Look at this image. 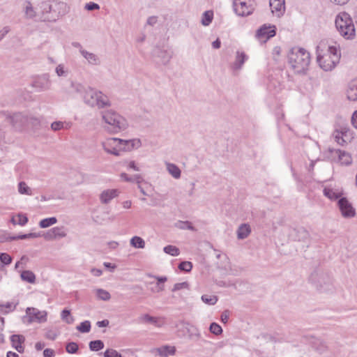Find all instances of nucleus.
I'll return each mask as SVG.
<instances>
[{"mask_svg": "<svg viewBox=\"0 0 357 357\" xmlns=\"http://www.w3.org/2000/svg\"><path fill=\"white\" fill-rule=\"evenodd\" d=\"M97 297L102 301H109L111 298L110 294L102 289H97L96 290Z\"/></svg>", "mask_w": 357, "mask_h": 357, "instance_id": "nucleus-46", "label": "nucleus"}, {"mask_svg": "<svg viewBox=\"0 0 357 357\" xmlns=\"http://www.w3.org/2000/svg\"><path fill=\"white\" fill-rule=\"evenodd\" d=\"M251 232V228L248 224L241 225L237 229V237L238 239L247 238Z\"/></svg>", "mask_w": 357, "mask_h": 357, "instance_id": "nucleus-32", "label": "nucleus"}, {"mask_svg": "<svg viewBox=\"0 0 357 357\" xmlns=\"http://www.w3.org/2000/svg\"><path fill=\"white\" fill-rule=\"evenodd\" d=\"M317 53V62L325 71L333 70L340 61V51L336 46H328L324 52L321 46H318Z\"/></svg>", "mask_w": 357, "mask_h": 357, "instance_id": "nucleus-3", "label": "nucleus"}, {"mask_svg": "<svg viewBox=\"0 0 357 357\" xmlns=\"http://www.w3.org/2000/svg\"><path fill=\"white\" fill-rule=\"evenodd\" d=\"M31 86L36 89L37 91H43L50 87V77L47 74H43L37 77L32 82Z\"/></svg>", "mask_w": 357, "mask_h": 357, "instance_id": "nucleus-16", "label": "nucleus"}, {"mask_svg": "<svg viewBox=\"0 0 357 357\" xmlns=\"http://www.w3.org/2000/svg\"><path fill=\"white\" fill-rule=\"evenodd\" d=\"M25 313L26 315L23 319H26L28 324H45L47 321L48 312L46 310H40L36 307H28Z\"/></svg>", "mask_w": 357, "mask_h": 357, "instance_id": "nucleus-10", "label": "nucleus"}, {"mask_svg": "<svg viewBox=\"0 0 357 357\" xmlns=\"http://www.w3.org/2000/svg\"><path fill=\"white\" fill-rule=\"evenodd\" d=\"M15 307L11 303H6V304H0V313L2 314H7L15 310Z\"/></svg>", "mask_w": 357, "mask_h": 357, "instance_id": "nucleus-47", "label": "nucleus"}, {"mask_svg": "<svg viewBox=\"0 0 357 357\" xmlns=\"http://www.w3.org/2000/svg\"><path fill=\"white\" fill-rule=\"evenodd\" d=\"M149 276L155 278L157 280V282L155 284V286L151 288V292L159 293L164 291V283L167 280V278L166 276H156L153 275H149Z\"/></svg>", "mask_w": 357, "mask_h": 357, "instance_id": "nucleus-22", "label": "nucleus"}, {"mask_svg": "<svg viewBox=\"0 0 357 357\" xmlns=\"http://www.w3.org/2000/svg\"><path fill=\"white\" fill-rule=\"evenodd\" d=\"M102 120L107 124L117 129L116 131H124L128 127L127 120L112 109L102 112Z\"/></svg>", "mask_w": 357, "mask_h": 357, "instance_id": "nucleus-6", "label": "nucleus"}, {"mask_svg": "<svg viewBox=\"0 0 357 357\" xmlns=\"http://www.w3.org/2000/svg\"><path fill=\"white\" fill-rule=\"evenodd\" d=\"M155 352L160 357H168L175 354L176 347L174 346L164 345L155 349Z\"/></svg>", "mask_w": 357, "mask_h": 357, "instance_id": "nucleus-26", "label": "nucleus"}, {"mask_svg": "<svg viewBox=\"0 0 357 357\" xmlns=\"http://www.w3.org/2000/svg\"><path fill=\"white\" fill-rule=\"evenodd\" d=\"M188 332L190 338L192 340H198L201 337L199 330L194 326H190V328H188Z\"/></svg>", "mask_w": 357, "mask_h": 357, "instance_id": "nucleus-45", "label": "nucleus"}, {"mask_svg": "<svg viewBox=\"0 0 357 357\" xmlns=\"http://www.w3.org/2000/svg\"><path fill=\"white\" fill-rule=\"evenodd\" d=\"M335 154L338 155V161L341 165H349L351 164L352 158L348 153L337 150L335 151Z\"/></svg>", "mask_w": 357, "mask_h": 357, "instance_id": "nucleus-31", "label": "nucleus"}, {"mask_svg": "<svg viewBox=\"0 0 357 357\" xmlns=\"http://www.w3.org/2000/svg\"><path fill=\"white\" fill-rule=\"evenodd\" d=\"M141 319L143 321L151 323L158 327L161 326V324L159 323V318L151 317L149 314H144Z\"/></svg>", "mask_w": 357, "mask_h": 357, "instance_id": "nucleus-49", "label": "nucleus"}, {"mask_svg": "<svg viewBox=\"0 0 357 357\" xmlns=\"http://www.w3.org/2000/svg\"><path fill=\"white\" fill-rule=\"evenodd\" d=\"M67 236V229L63 226L54 227L47 230L43 237L47 241L65 238Z\"/></svg>", "mask_w": 357, "mask_h": 357, "instance_id": "nucleus-14", "label": "nucleus"}, {"mask_svg": "<svg viewBox=\"0 0 357 357\" xmlns=\"http://www.w3.org/2000/svg\"><path fill=\"white\" fill-rule=\"evenodd\" d=\"M347 96L349 100L357 101V77L349 83Z\"/></svg>", "mask_w": 357, "mask_h": 357, "instance_id": "nucleus-23", "label": "nucleus"}, {"mask_svg": "<svg viewBox=\"0 0 357 357\" xmlns=\"http://www.w3.org/2000/svg\"><path fill=\"white\" fill-rule=\"evenodd\" d=\"M25 17L27 19H33L41 21H55V17H40L39 11H36L29 1H26L24 7Z\"/></svg>", "mask_w": 357, "mask_h": 357, "instance_id": "nucleus-13", "label": "nucleus"}, {"mask_svg": "<svg viewBox=\"0 0 357 357\" xmlns=\"http://www.w3.org/2000/svg\"><path fill=\"white\" fill-rule=\"evenodd\" d=\"M89 349L91 351H98L101 350L102 349H103L104 343L102 340H93V341H91L89 342Z\"/></svg>", "mask_w": 357, "mask_h": 357, "instance_id": "nucleus-44", "label": "nucleus"}, {"mask_svg": "<svg viewBox=\"0 0 357 357\" xmlns=\"http://www.w3.org/2000/svg\"><path fill=\"white\" fill-rule=\"evenodd\" d=\"M163 250L166 254L173 257H176L180 254L179 249L177 247L172 245L164 247Z\"/></svg>", "mask_w": 357, "mask_h": 357, "instance_id": "nucleus-43", "label": "nucleus"}, {"mask_svg": "<svg viewBox=\"0 0 357 357\" xmlns=\"http://www.w3.org/2000/svg\"><path fill=\"white\" fill-rule=\"evenodd\" d=\"M335 26L340 34L346 39H350L355 35V28L350 15L340 13L335 19Z\"/></svg>", "mask_w": 357, "mask_h": 357, "instance_id": "nucleus-4", "label": "nucleus"}, {"mask_svg": "<svg viewBox=\"0 0 357 357\" xmlns=\"http://www.w3.org/2000/svg\"><path fill=\"white\" fill-rule=\"evenodd\" d=\"M158 22V17L156 16H151L147 19L146 24L150 26L155 25Z\"/></svg>", "mask_w": 357, "mask_h": 357, "instance_id": "nucleus-63", "label": "nucleus"}, {"mask_svg": "<svg viewBox=\"0 0 357 357\" xmlns=\"http://www.w3.org/2000/svg\"><path fill=\"white\" fill-rule=\"evenodd\" d=\"M96 96V105L98 108H105L111 105V102L109 98L100 91H98V93H95Z\"/></svg>", "mask_w": 357, "mask_h": 357, "instance_id": "nucleus-27", "label": "nucleus"}, {"mask_svg": "<svg viewBox=\"0 0 357 357\" xmlns=\"http://www.w3.org/2000/svg\"><path fill=\"white\" fill-rule=\"evenodd\" d=\"M13 121L15 124L31 127L33 129H38L43 126L39 118L28 114H15L13 116Z\"/></svg>", "mask_w": 357, "mask_h": 357, "instance_id": "nucleus-9", "label": "nucleus"}, {"mask_svg": "<svg viewBox=\"0 0 357 357\" xmlns=\"http://www.w3.org/2000/svg\"><path fill=\"white\" fill-rule=\"evenodd\" d=\"M10 31V28L8 26H4L0 30V41L6 36L7 33Z\"/></svg>", "mask_w": 357, "mask_h": 357, "instance_id": "nucleus-61", "label": "nucleus"}, {"mask_svg": "<svg viewBox=\"0 0 357 357\" xmlns=\"http://www.w3.org/2000/svg\"><path fill=\"white\" fill-rule=\"evenodd\" d=\"M213 18V13L211 10L205 11L203 13L202 18V24L204 26H208Z\"/></svg>", "mask_w": 357, "mask_h": 357, "instance_id": "nucleus-41", "label": "nucleus"}, {"mask_svg": "<svg viewBox=\"0 0 357 357\" xmlns=\"http://www.w3.org/2000/svg\"><path fill=\"white\" fill-rule=\"evenodd\" d=\"M323 193L324 196L331 200H339L340 198H342L341 196L342 195L341 190L330 187H325L323 190Z\"/></svg>", "mask_w": 357, "mask_h": 357, "instance_id": "nucleus-25", "label": "nucleus"}, {"mask_svg": "<svg viewBox=\"0 0 357 357\" xmlns=\"http://www.w3.org/2000/svg\"><path fill=\"white\" fill-rule=\"evenodd\" d=\"M248 59V56L244 52H236V59L234 62L231 64V69L234 72L239 71L245 62Z\"/></svg>", "mask_w": 357, "mask_h": 357, "instance_id": "nucleus-19", "label": "nucleus"}, {"mask_svg": "<svg viewBox=\"0 0 357 357\" xmlns=\"http://www.w3.org/2000/svg\"><path fill=\"white\" fill-rule=\"evenodd\" d=\"M70 73L68 67L63 63H59L55 68V73L59 77H67Z\"/></svg>", "mask_w": 357, "mask_h": 357, "instance_id": "nucleus-33", "label": "nucleus"}, {"mask_svg": "<svg viewBox=\"0 0 357 357\" xmlns=\"http://www.w3.org/2000/svg\"><path fill=\"white\" fill-rule=\"evenodd\" d=\"M275 33V26H266L264 24L257 31L256 37L261 42L265 43L268 39L273 37Z\"/></svg>", "mask_w": 357, "mask_h": 357, "instance_id": "nucleus-15", "label": "nucleus"}, {"mask_svg": "<svg viewBox=\"0 0 357 357\" xmlns=\"http://www.w3.org/2000/svg\"><path fill=\"white\" fill-rule=\"evenodd\" d=\"M268 88L269 90L275 91V92H279L282 89V84L280 82L271 79L270 80Z\"/></svg>", "mask_w": 357, "mask_h": 357, "instance_id": "nucleus-52", "label": "nucleus"}, {"mask_svg": "<svg viewBox=\"0 0 357 357\" xmlns=\"http://www.w3.org/2000/svg\"><path fill=\"white\" fill-rule=\"evenodd\" d=\"M202 300L206 304L213 305L217 303L218 298L215 296L203 295L202 296Z\"/></svg>", "mask_w": 357, "mask_h": 357, "instance_id": "nucleus-53", "label": "nucleus"}, {"mask_svg": "<svg viewBox=\"0 0 357 357\" xmlns=\"http://www.w3.org/2000/svg\"><path fill=\"white\" fill-rule=\"evenodd\" d=\"M0 261L3 265H9L12 262V257L7 253H1Z\"/></svg>", "mask_w": 357, "mask_h": 357, "instance_id": "nucleus-58", "label": "nucleus"}, {"mask_svg": "<svg viewBox=\"0 0 357 357\" xmlns=\"http://www.w3.org/2000/svg\"><path fill=\"white\" fill-rule=\"evenodd\" d=\"M85 8L88 10H94L100 8L98 3L93 2H89L85 5Z\"/></svg>", "mask_w": 357, "mask_h": 357, "instance_id": "nucleus-60", "label": "nucleus"}, {"mask_svg": "<svg viewBox=\"0 0 357 357\" xmlns=\"http://www.w3.org/2000/svg\"><path fill=\"white\" fill-rule=\"evenodd\" d=\"M21 278L22 280L29 283L33 284L36 281V275L31 271H24L21 273Z\"/></svg>", "mask_w": 357, "mask_h": 357, "instance_id": "nucleus-38", "label": "nucleus"}, {"mask_svg": "<svg viewBox=\"0 0 357 357\" xmlns=\"http://www.w3.org/2000/svg\"><path fill=\"white\" fill-rule=\"evenodd\" d=\"M60 91L68 98H75L77 94H82L85 91L84 85L73 79L60 82Z\"/></svg>", "mask_w": 357, "mask_h": 357, "instance_id": "nucleus-7", "label": "nucleus"}, {"mask_svg": "<svg viewBox=\"0 0 357 357\" xmlns=\"http://www.w3.org/2000/svg\"><path fill=\"white\" fill-rule=\"evenodd\" d=\"M44 357H54V351L51 349H45L43 351Z\"/></svg>", "mask_w": 357, "mask_h": 357, "instance_id": "nucleus-64", "label": "nucleus"}, {"mask_svg": "<svg viewBox=\"0 0 357 357\" xmlns=\"http://www.w3.org/2000/svg\"><path fill=\"white\" fill-rule=\"evenodd\" d=\"M288 63L296 73H304L310 63V54L304 48L295 47L291 49L288 56Z\"/></svg>", "mask_w": 357, "mask_h": 357, "instance_id": "nucleus-1", "label": "nucleus"}, {"mask_svg": "<svg viewBox=\"0 0 357 357\" xmlns=\"http://www.w3.org/2000/svg\"><path fill=\"white\" fill-rule=\"evenodd\" d=\"M17 190L20 195H32L33 192L24 181H20L17 185Z\"/></svg>", "mask_w": 357, "mask_h": 357, "instance_id": "nucleus-36", "label": "nucleus"}, {"mask_svg": "<svg viewBox=\"0 0 357 357\" xmlns=\"http://www.w3.org/2000/svg\"><path fill=\"white\" fill-rule=\"evenodd\" d=\"M11 222L13 225L24 226L28 222V218L25 214L18 213L16 217L12 218Z\"/></svg>", "mask_w": 357, "mask_h": 357, "instance_id": "nucleus-35", "label": "nucleus"}, {"mask_svg": "<svg viewBox=\"0 0 357 357\" xmlns=\"http://www.w3.org/2000/svg\"><path fill=\"white\" fill-rule=\"evenodd\" d=\"M78 349L77 344L74 342H69L66 346V350L69 354H75Z\"/></svg>", "mask_w": 357, "mask_h": 357, "instance_id": "nucleus-55", "label": "nucleus"}, {"mask_svg": "<svg viewBox=\"0 0 357 357\" xmlns=\"http://www.w3.org/2000/svg\"><path fill=\"white\" fill-rule=\"evenodd\" d=\"M121 178L126 181L136 182L137 183H140L142 180L141 176L139 174H136L133 177H130L126 173H122L121 174Z\"/></svg>", "mask_w": 357, "mask_h": 357, "instance_id": "nucleus-48", "label": "nucleus"}, {"mask_svg": "<svg viewBox=\"0 0 357 357\" xmlns=\"http://www.w3.org/2000/svg\"><path fill=\"white\" fill-rule=\"evenodd\" d=\"M166 169L168 173L175 179H178L181 176V171L179 167L174 163L165 162Z\"/></svg>", "mask_w": 357, "mask_h": 357, "instance_id": "nucleus-29", "label": "nucleus"}, {"mask_svg": "<svg viewBox=\"0 0 357 357\" xmlns=\"http://www.w3.org/2000/svg\"><path fill=\"white\" fill-rule=\"evenodd\" d=\"M337 206L341 215L344 218H351L356 215L355 208L346 197L340 198L337 201Z\"/></svg>", "mask_w": 357, "mask_h": 357, "instance_id": "nucleus-11", "label": "nucleus"}, {"mask_svg": "<svg viewBox=\"0 0 357 357\" xmlns=\"http://www.w3.org/2000/svg\"><path fill=\"white\" fill-rule=\"evenodd\" d=\"M98 91L93 89H89L85 91V94L84 96V100L86 104L88 105L94 107L96 105V96L95 93H98Z\"/></svg>", "mask_w": 357, "mask_h": 357, "instance_id": "nucleus-24", "label": "nucleus"}, {"mask_svg": "<svg viewBox=\"0 0 357 357\" xmlns=\"http://www.w3.org/2000/svg\"><path fill=\"white\" fill-rule=\"evenodd\" d=\"M77 330L82 333H89L91 331V322L88 320L82 321L76 327Z\"/></svg>", "mask_w": 357, "mask_h": 357, "instance_id": "nucleus-42", "label": "nucleus"}, {"mask_svg": "<svg viewBox=\"0 0 357 357\" xmlns=\"http://www.w3.org/2000/svg\"><path fill=\"white\" fill-rule=\"evenodd\" d=\"M130 244L132 247L137 249H143L146 245L144 240L138 236H135L131 238L130 240Z\"/></svg>", "mask_w": 357, "mask_h": 357, "instance_id": "nucleus-34", "label": "nucleus"}, {"mask_svg": "<svg viewBox=\"0 0 357 357\" xmlns=\"http://www.w3.org/2000/svg\"><path fill=\"white\" fill-rule=\"evenodd\" d=\"M61 319L63 321L68 324H71L74 322V318L70 314V311L67 309H64L61 312Z\"/></svg>", "mask_w": 357, "mask_h": 357, "instance_id": "nucleus-40", "label": "nucleus"}, {"mask_svg": "<svg viewBox=\"0 0 357 357\" xmlns=\"http://www.w3.org/2000/svg\"><path fill=\"white\" fill-rule=\"evenodd\" d=\"M178 268L185 272H190L192 268V264L190 261H182L178 265Z\"/></svg>", "mask_w": 357, "mask_h": 357, "instance_id": "nucleus-56", "label": "nucleus"}, {"mask_svg": "<svg viewBox=\"0 0 357 357\" xmlns=\"http://www.w3.org/2000/svg\"><path fill=\"white\" fill-rule=\"evenodd\" d=\"M314 347L316 350L320 354H324L328 350L326 343L322 340H317Z\"/></svg>", "mask_w": 357, "mask_h": 357, "instance_id": "nucleus-51", "label": "nucleus"}, {"mask_svg": "<svg viewBox=\"0 0 357 357\" xmlns=\"http://www.w3.org/2000/svg\"><path fill=\"white\" fill-rule=\"evenodd\" d=\"M119 192L116 189H107L100 195V200L102 204L109 203L114 198L116 197Z\"/></svg>", "mask_w": 357, "mask_h": 357, "instance_id": "nucleus-21", "label": "nucleus"}, {"mask_svg": "<svg viewBox=\"0 0 357 357\" xmlns=\"http://www.w3.org/2000/svg\"><path fill=\"white\" fill-rule=\"evenodd\" d=\"M209 331L211 333L216 335H220L222 333V327L215 322L210 325Z\"/></svg>", "mask_w": 357, "mask_h": 357, "instance_id": "nucleus-54", "label": "nucleus"}, {"mask_svg": "<svg viewBox=\"0 0 357 357\" xmlns=\"http://www.w3.org/2000/svg\"><path fill=\"white\" fill-rule=\"evenodd\" d=\"M12 346L20 353L24 352L22 343L24 342V337L20 335H13L10 337Z\"/></svg>", "mask_w": 357, "mask_h": 357, "instance_id": "nucleus-28", "label": "nucleus"}, {"mask_svg": "<svg viewBox=\"0 0 357 357\" xmlns=\"http://www.w3.org/2000/svg\"><path fill=\"white\" fill-rule=\"evenodd\" d=\"M82 56L86 60L88 65L90 66H99L101 63L100 57L91 52L82 50Z\"/></svg>", "mask_w": 357, "mask_h": 357, "instance_id": "nucleus-20", "label": "nucleus"}, {"mask_svg": "<svg viewBox=\"0 0 357 357\" xmlns=\"http://www.w3.org/2000/svg\"><path fill=\"white\" fill-rule=\"evenodd\" d=\"M40 236L39 233H29L26 234H20L11 238L12 240H19V239H27V238H35Z\"/></svg>", "mask_w": 357, "mask_h": 357, "instance_id": "nucleus-50", "label": "nucleus"}, {"mask_svg": "<svg viewBox=\"0 0 357 357\" xmlns=\"http://www.w3.org/2000/svg\"><path fill=\"white\" fill-rule=\"evenodd\" d=\"M271 12L280 17L285 11L284 0H270Z\"/></svg>", "mask_w": 357, "mask_h": 357, "instance_id": "nucleus-18", "label": "nucleus"}, {"mask_svg": "<svg viewBox=\"0 0 357 357\" xmlns=\"http://www.w3.org/2000/svg\"><path fill=\"white\" fill-rule=\"evenodd\" d=\"M188 286L186 282L176 283L172 289V291H176L181 289L187 288Z\"/></svg>", "mask_w": 357, "mask_h": 357, "instance_id": "nucleus-59", "label": "nucleus"}, {"mask_svg": "<svg viewBox=\"0 0 357 357\" xmlns=\"http://www.w3.org/2000/svg\"><path fill=\"white\" fill-rule=\"evenodd\" d=\"M234 12L239 16H248L252 13L253 7L247 3L246 0H234L233 2Z\"/></svg>", "mask_w": 357, "mask_h": 357, "instance_id": "nucleus-12", "label": "nucleus"}, {"mask_svg": "<svg viewBox=\"0 0 357 357\" xmlns=\"http://www.w3.org/2000/svg\"><path fill=\"white\" fill-rule=\"evenodd\" d=\"M105 151L115 155H119L121 151H129L141 146L139 139H121L119 138H108L102 143Z\"/></svg>", "mask_w": 357, "mask_h": 357, "instance_id": "nucleus-2", "label": "nucleus"}, {"mask_svg": "<svg viewBox=\"0 0 357 357\" xmlns=\"http://www.w3.org/2000/svg\"><path fill=\"white\" fill-rule=\"evenodd\" d=\"M56 222L57 219L56 217H50L41 220L39 222L38 225L40 228L45 229L56 224Z\"/></svg>", "mask_w": 357, "mask_h": 357, "instance_id": "nucleus-37", "label": "nucleus"}, {"mask_svg": "<svg viewBox=\"0 0 357 357\" xmlns=\"http://www.w3.org/2000/svg\"><path fill=\"white\" fill-rule=\"evenodd\" d=\"M289 237L293 241H303L308 237L307 231L303 227L290 229Z\"/></svg>", "mask_w": 357, "mask_h": 357, "instance_id": "nucleus-17", "label": "nucleus"}, {"mask_svg": "<svg viewBox=\"0 0 357 357\" xmlns=\"http://www.w3.org/2000/svg\"><path fill=\"white\" fill-rule=\"evenodd\" d=\"M104 357H122L116 350L113 349H107L104 352Z\"/></svg>", "mask_w": 357, "mask_h": 357, "instance_id": "nucleus-57", "label": "nucleus"}, {"mask_svg": "<svg viewBox=\"0 0 357 357\" xmlns=\"http://www.w3.org/2000/svg\"><path fill=\"white\" fill-rule=\"evenodd\" d=\"M229 312L228 310H225L224 311L222 314H221V317H220V319H221V321L223 322V323H227L229 320Z\"/></svg>", "mask_w": 357, "mask_h": 357, "instance_id": "nucleus-62", "label": "nucleus"}, {"mask_svg": "<svg viewBox=\"0 0 357 357\" xmlns=\"http://www.w3.org/2000/svg\"><path fill=\"white\" fill-rule=\"evenodd\" d=\"M66 5L63 2H55L51 4L49 1H43L38 6L39 13L40 17H55V20L60 15L65 13V10L62 12L60 10H64Z\"/></svg>", "mask_w": 357, "mask_h": 357, "instance_id": "nucleus-5", "label": "nucleus"}, {"mask_svg": "<svg viewBox=\"0 0 357 357\" xmlns=\"http://www.w3.org/2000/svg\"><path fill=\"white\" fill-rule=\"evenodd\" d=\"M353 139L352 135H335L334 140L340 146H345Z\"/></svg>", "mask_w": 357, "mask_h": 357, "instance_id": "nucleus-39", "label": "nucleus"}, {"mask_svg": "<svg viewBox=\"0 0 357 357\" xmlns=\"http://www.w3.org/2000/svg\"><path fill=\"white\" fill-rule=\"evenodd\" d=\"M173 52L168 45L156 46L152 53L153 61L159 66H166L170 61Z\"/></svg>", "mask_w": 357, "mask_h": 357, "instance_id": "nucleus-8", "label": "nucleus"}, {"mask_svg": "<svg viewBox=\"0 0 357 357\" xmlns=\"http://www.w3.org/2000/svg\"><path fill=\"white\" fill-rule=\"evenodd\" d=\"M72 123L70 121H54L51 124V130L53 132L66 130L71 128Z\"/></svg>", "mask_w": 357, "mask_h": 357, "instance_id": "nucleus-30", "label": "nucleus"}]
</instances>
